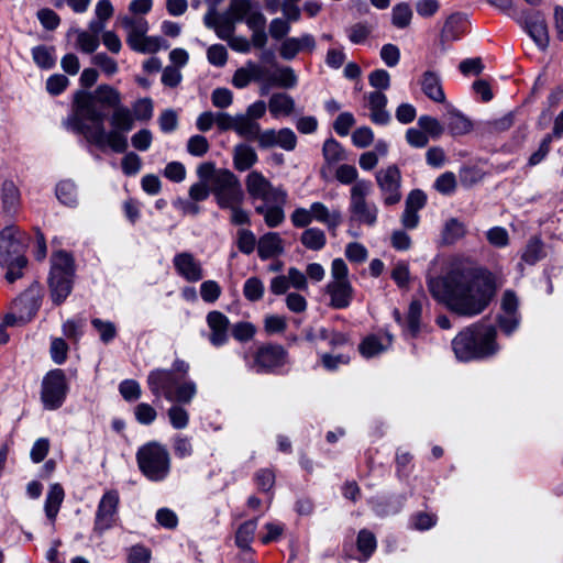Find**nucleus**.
Returning a JSON list of instances; mask_svg holds the SVG:
<instances>
[{
    "label": "nucleus",
    "instance_id": "19",
    "mask_svg": "<svg viewBox=\"0 0 563 563\" xmlns=\"http://www.w3.org/2000/svg\"><path fill=\"white\" fill-rule=\"evenodd\" d=\"M207 323L210 329L209 341L216 346L220 347L229 341V318L220 311H211L207 314Z\"/></svg>",
    "mask_w": 563,
    "mask_h": 563
},
{
    "label": "nucleus",
    "instance_id": "43",
    "mask_svg": "<svg viewBox=\"0 0 563 563\" xmlns=\"http://www.w3.org/2000/svg\"><path fill=\"white\" fill-rule=\"evenodd\" d=\"M57 199L66 205L74 206L77 202L76 185L71 180H63L56 186Z\"/></svg>",
    "mask_w": 563,
    "mask_h": 563
},
{
    "label": "nucleus",
    "instance_id": "55",
    "mask_svg": "<svg viewBox=\"0 0 563 563\" xmlns=\"http://www.w3.org/2000/svg\"><path fill=\"white\" fill-rule=\"evenodd\" d=\"M91 324L98 331L100 340L106 344L111 342L117 335V328L111 321L95 318L91 320Z\"/></svg>",
    "mask_w": 563,
    "mask_h": 563
},
{
    "label": "nucleus",
    "instance_id": "29",
    "mask_svg": "<svg viewBox=\"0 0 563 563\" xmlns=\"http://www.w3.org/2000/svg\"><path fill=\"white\" fill-rule=\"evenodd\" d=\"M489 174L488 162L476 163L473 165L464 166L459 172V178L464 187H471Z\"/></svg>",
    "mask_w": 563,
    "mask_h": 563
},
{
    "label": "nucleus",
    "instance_id": "30",
    "mask_svg": "<svg viewBox=\"0 0 563 563\" xmlns=\"http://www.w3.org/2000/svg\"><path fill=\"white\" fill-rule=\"evenodd\" d=\"M391 344V336L386 334L382 338L369 335L362 341L358 346L360 353L366 357H374L388 349Z\"/></svg>",
    "mask_w": 563,
    "mask_h": 563
},
{
    "label": "nucleus",
    "instance_id": "15",
    "mask_svg": "<svg viewBox=\"0 0 563 563\" xmlns=\"http://www.w3.org/2000/svg\"><path fill=\"white\" fill-rule=\"evenodd\" d=\"M119 503L120 497L115 489L107 490L102 495L95 516L93 529L96 532L101 534L114 526Z\"/></svg>",
    "mask_w": 563,
    "mask_h": 563
},
{
    "label": "nucleus",
    "instance_id": "9",
    "mask_svg": "<svg viewBox=\"0 0 563 563\" xmlns=\"http://www.w3.org/2000/svg\"><path fill=\"white\" fill-rule=\"evenodd\" d=\"M211 192L222 209L241 205L244 199V192L239 178L225 168L218 169L214 174Z\"/></svg>",
    "mask_w": 563,
    "mask_h": 563
},
{
    "label": "nucleus",
    "instance_id": "23",
    "mask_svg": "<svg viewBox=\"0 0 563 563\" xmlns=\"http://www.w3.org/2000/svg\"><path fill=\"white\" fill-rule=\"evenodd\" d=\"M444 119L448 130L453 136H462L473 130L472 121L452 104L446 106Z\"/></svg>",
    "mask_w": 563,
    "mask_h": 563
},
{
    "label": "nucleus",
    "instance_id": "4",
    "mask_svg": "<svg viewBox=\"0 0 563 563\" xmlns=\"http://www.w3.org/2000/svg\"><path fill=\"white\" fill-rule=\"evenodd\" d=\"M26 246V235L18 227L8 225L0 231V266L7 269L4 277L10 284L23 276Z\"/></svg>",
    "mask_w": 563,
    "mask_h": 563
},
{
    "label": "nucleus",
    "instance_id": "12",
    "mask_svg": "<svg viewBox=\"0 0 563 563\" xmlns=\"http://www.w3.org/2000/svg\"><path fill=\"white\" fill-rule=\"evenodd\" d=\"M43 290L40 284L33 283L23 294L13 302L16 314L5 317L7 324H14L18 319L20 322H29L41 307Z\"/></svg>",
    "mask_w": 563,
    "mask_h": 563
},
{
    "label": "nucleus",
    "instance_id": "62",
    "mask_svg": "<svg viewBox=\"0 0 563 563\" xmlns=\"http://www.w3.org/2000/svg\"><path fill=\"white\" fill-rule=\"evenodd\" d=\"M69 85V79L62 74H54L46 80V90L52 96L60 95Z\"/></svg>",
    "mask_w": 563,
    "mask_h": 563
},
{
    "label": "nucleus",
    "instance_id": "25",
    "mask_svg": "<svg viewBox=\"0 0 563 563\" xmlns=\"http://www.w3.org/2000/svg\"><path fill=\"white\" fill-rule=\"evenodd\" d=\"M257 253L261 260L266 261L284 253V244L277 232H268L262 235L257 242Z\"/></svg>",
    "mask_w": 563,
    "mask_h": 563
},
{
    "label": "nucleus",
    "instance_id": "8",
    "mask_svg": "<svg viewBox=\"0 0 563 563\" xmlns=\"http://www.w3.org/2000/svg\"><path fill=\"white\" fill-rule=\"evenodd\" d=\"M373 185L367 179L356 181L350 194V220L368 227H374L377 222L378 208L375 202L368 201L367 197L372 194Z\"/></svg>",
    "mask_w": 563,
    "mask_h": 563
},
{
    "label": "nucleus",
    "instance_id": "3",
    "mask_svg": "<svg viewBox=\"0 0 563 563\" xmlns=\"http://www.w3.org/2000/svg\"><path fill=\"white\" fill-rule=\"evenodd\" d=\"M189 364L184 360H176L172 368H155L147 375V386L156 397H164L169 402L190 404L197 396V384L187 379Z\"/></svg>",
    "mask_w": 563,
    "mask_h": 563
},
{
    "label": "nucleus",
    "instance_id": "14",
    "mask_svg": "<svg viewBox=\"0 0 563 563\" xmlns=\"http://www.w3.org/2000/svg\"><path fill=\"white\" fill-rule=\"evenodd\" d=\"M245 186L253 200H261L263 203L287 200L286 191L274 187L261 172H251L246 176Z\"/></svg>",
    "mask_w": 563,
    "mask_h": 563
},
{
    "label": "nucleus",
    "instance_id": "58",
    "mask_svg": "<svg viewBox=\"0 0 563 563\" xmlns=\"http://www.w3.org/2000/svg\"><path fill=\"white\" fill-rule=\"evenodd\" d=\"M134 415L136 421L145 426L152 424L157 417L155 408L146 402L139 404L134 409Z\"/></svg>",
    "mask_w": 563,
    "mask_h": 563
},
{
    "label": "nucleus",
    "instance_id": "16",
    "mask_svg": "<svg viewBox=\"0 0 563 563\" xmlns=\"http://www.w3.org/2000/svg\"><path fill=\"white\" fill-rule=\"evenodd\" d=\"M519 299L514 290H506L500 300L501 313L497 318L499 329L506 333H512L520 323L518 311Z\"/></svg>",
    "mask_w": 563,
    "mask_h": 563
},
{
    "label": "nucleus",
    "instance_id": "45",
    "mask_svg": "<svg viewBox=\"0 0 563 563\" xmlns=\"http://www.w3.org/2000/svg\"><path fill=\"white\" fill-rule=\"evenodd\" d=\"M457 187L456 176L452 172H445L441 174L433 184V188L444 195L451 196L455 192Z\"/></svg>",
    "mask_w": 563,
    "mask_h": 563
},
{
    "label": "nucleus",
    "instance_id": "6",
    "mask_svg": "<svg viewBox=\"0 0 563 563\" xmlns=\"http://www.w3.org/2000/svg\"><path fill=\"white\" fill-rule=\"evenodd\" d=\"M136 462L143 475L152 482L164 481L170 471V456L166 446L148 442L136 452Z\"/></svg>",
    "mask_w": 563,
    "mask_h": 563
},
{
    "label": "nucleus",
    "instance_id": "52",
    "mask_svg": "<svg viewBox=\"0 0 563 563\" xmlns=\"http://www.w3.org/2000/svg\"><path fill=\"white\" fill-rule=\"evenodd\" d=\"M419 128L433 139L440 137L444 132V126L440 121L431 115H421L418 119Z\"/></svg>",
    "mask_w": 563,
    "mask_h": 563
},
{
    "label": "nucleus",
    "instance_id": "59",
    "mask_svg": "<svg viewBox=\"0 0 563 563\" xmlns=\"http://www.w3.org/2000/svg\"><path fill=\"white\" fill-rule=\"evenodd\" d=\"M93 65L98 66L107 76L114 75L119 67L117 62L109 57L106 53H98L92 58Z\"/></svg>",
    "mask_w": 563,
    "mask_h": 563
},
{
    "label": "nucleus",
    "instance_id": "35",
    "mask_svg": "<svg viewBox=\"0 0 563 563\" xmlns=\"http://www.w3.org/2000/svg\"><path fill=\"white\" fill-rule=\"evenodd\" d=\"M31 53L33 62L42 69H52L56 64L54 46L37 45L32 48Z\"/></svg>",
    "mask_w": 563,
    "mask_h": 563
},
{
    "label": "nucleus",
    "instance_id": "39",
    "mask_svg": "<svg viewBox=\"0 0 563 563\" xmlns=\"http://www.w3.org/2000/svg\"><path fill=\"white\" fill-rule=\"evenodd\" d=\"M300 242L308 250L320 251L324 247L327 238L321 229L308 228L301 233Z\"/></svg>",
    "mask_w": 563,
    "mask_h": 563
},
{
    "label": "nucleus",
    "instance_id": "49",
    "mask_svg": "<svg viewBox=\"0 0 563 563\" xmlns=\"http://www.w3.org/2000/svg\"><path fill=\"white\" fill-rule=\"evenodd\" d=\"M272 81L282 88L290 89L297 85L298 78L291 67L285 66L276 70Z\"/></svg>",
    "mask_w": 563,
    "mask_h": 563
},
{
    "label": "nucleus",
    "instance_id": "53",
    "mask_svg": "<svg viewBox=\"0 0 563 563\" xmlns=\"http://www.w3.org/2000/svg\"><path fill=\"white\" fill-rule=\"evenodd\" d=\"M256 236L249 229H240L238 231L236 246L243 254L250 255L256 246Z\"/></svg>",
    "mask_w": 563,
    "mask_h": 563
},
{
    "label": "nucleus",
    "instance_id": "47",
    "mask_svg": "<svg viewBox=\"0 0 563 563\" xmlns=\"http://www.w3.org/2000/svg\"><path fill=\"white\" fill-rule=\"evenodd\" d=\"M161 48H168L166 41L158 36H146L144 35L139 40L136 47H132L133 51L140 53H155Z\"/></svg>",
    "mask_w": 563,
    "mask_h": 563
},
{
    "label": "nucleus",
    "instance_id": "38",
    "mask_svg": "<svg viewBox=\"0 0 563 563\" xmlns=\"http://www.w3.org/2000/svg\"><path fill=\"white\" fill-rule=\"evenodd\" d=\"M413 16L412 9L408 2H400L391 9V24L399 30L410 25Z\"/></svg>",
    "mask_w": 563,
    "mask_h": 563
},
{
    "label": "nucleus",
    "instance_id": "20",
    "mask_svg": "<svg viewBox=\"0 0 563 563\" xmlns=\"http://www.w3.org/2000/svg\"><path fill=\"white\" fill-rule=\"evenodd\" d=\"M468 30V20L466 14L455 12L449 15L440 33L442 44L457 41Z\"/></svg>",
    "mask_w": 563,
    "mask_h": 563
},
{
    "label": "nucleus",
    "instance_id": "40",
    "mask_svg": "<svg viewBox=\"0 0 563 563\" xmlns=\"http://www.w3.org/2000/svg\"><path fill=\"white\" fill-rule=\"evenodd\" d=\"M545 256L544 244L538 236H532L521 255V260L529 265H534Z\"/></svg>",
    "mask_w": 563,
    "mask_h": 563
},
{
    "label": "nucleus",
    "instance_id": "27",
    "mask_svg": "<svg viewBox=\"0 0 563 563\" xmlns=\"http://www.w3.org/2000/svg\"><path fill=\"white\" fill-rule=\"evenodd\" d=\"M258 161L255 150L246 144L239 143L233 147V166L239 172L252 168Z\"/></svg>",
    "mask_w": 563,
    "mask_h": 563
},
{
    "label": "nucleus",
    "instance_id": "26",
    "mask_svg": "<svg viewBox=\"0 0 563 563\" xmlns=\"http://www.w3.org/2000/svg\"><path fill=\"white\" fill-rule=\"evenodd\" d=\"M284 201L261 203L255 206V212L263 216L265 224L268 228H277L285 221Z\"/></svg>",
    "mask_w": 563,
    "mask_h": 563
},
{
    "label": "nucleus",
    "instance_id": "2",
    "mask_svg": "<svg viewBox=\"0 0 563 563\" xmlns=\"http://www.w3.org/2000/svg\"><path fill=\"white\" fill-rule=\"evenodd\" d=\"M431 295L461 316L479 314L493 297V276L477 265H464L428 280Z\"/></svg>",
    "mask_w": 563,
    "mask_h": 563
},
{
    "label": "nucleus",
    "instance_id": "44",
    "mask_svg": "<svg viewBox=\"0 0 563 563\" xmlns=\"http://www.w3.org/2000/svg\"><path fill=\"white\" fill-rule=\"evenodd\" d=\"M186 150L191 156L202 157L209 152L210 143L202 134H195L188 139Z\"/></svg>",
    "mask_w": 563,
    "mask_h": 563
},
{
    "label": "nucleus",
    "instance_id": "42",
    "mask_svg": "<svg viewBox=\"0 0 563 563\" xmlns=\"http://www.w3.org/2000/svg\"><path fill=\"white\" fill-rule=\"evenodd\" d=\"M183 405L184 404L173 402V405L167 410L169 422L172 427L177 430L187 428L189 423V413L183 407Z\"/></svg>",
    "mask_w": 563,
    "mask_h": 563
},
{
    "label": "nucleus",
    "instance_id": "46",
    "mask_svg": "<svg viewBox=\"0 0 563 563\" xmlns=\"http://www.w3.org/2000/svg\"><path fill=\"white\" fill-rule=\"evenodd\" d=\"M465 234V228L457 219L452 218L445 222L442 239L444 243L452 244Z\"/></svg>",
    "mask_w": 563,
    "mask_h": 563
},
{
    "label": "nucleus",
    "instance_id": "34",
    "mask_svg": "<svg viewBox=\"0 0 563 563\" xmlns=\"http://www.w3.org/2000/svg\"><path fill=\"white\" fill-rule=\"evenodd\" d=\"M1 199L4 212L14 213L20 202V191L12 180L3 181Z\"/></svg>",
    "mask_w": 563,
    "mask_h": 563
},
{
    "label": "nucleus",
    "instance_id": "50",
    "mask_svg": "<svg viewBox=\"0 0 563 563\" xmlns=\"http://www.w3.org/2000/svg\"><path fill=\"white\" fill-rule=\"evenodd\" d=\"M322 154L328 164H334L344 159L342 146L332 137L323 143Z\"/></svg>",
    "mask_w": 563,
    "mask_h": 563
},
{
    "label": "nucleus",
    "instance_id": "37",
    "mask_svg": "<svg viewBox=\"0 0 563 563\" xmlns=\"http://www.w3.org/2000/svg\"><path fill=\"white\" fill-rule=\"evenodd\" d=\"M421 312L422 305L420 301L415 300L409 305L407 317L402 324L407 334L416 336L419 333Z\"/></svg>",
    "mask_w": 563,
    "mask_h": 563
},
{
    "label": "nucleus",
    "instance_id": "41",
    "mask_svg": "<svg viewBox=\"0 0 563 563\" xmlns=\"http://www.w3.org/2000/svg\"><path fill=\"white\" fill-rule=\"evenodd\" d=\"M95 93H96L97 100L102 104H106L113 109L122 106L120 92L109 85L99 86L96 89Z\"/></svg>",
    "mask_w": 563,
    "mask_h": 563
},
{
    "label": "nucleus",
    "instance_id": "5",
    "mask_svg": "<svg viewBox=\"0 0 563 563\" xmlns=\"http://www.w3.org/2000/svg\"><path fill=\"white\" fill-rule=\"evenodd\" d=\"M452 346L456 358L462 362L487 357L493 352V325L477 324L460 332Z\"/></svg>",
    "mask_w": 563,
    "mask_h": 563
},
{
    "label": "nucleus",
    "instance_id": "21",
    "mask_svg": "<svg viewBox=\"0 0 563 563\" xmlns=\"http://www.w3.org/2000/svg\"><path fill=\"white\" fill-rule=\"evenodd\" d=\"M312 219L327 227L332 235L343 222V216L339 208L330 210L323 202L314 201L310 205Z\"/></svg>",
    "mask_w": 563,
    "mask_h": 563
},
{
    "label": "nucleus",
    "instance_id": "56",
    "mask_svg": "<svg viewBox=\"0 0 563 563\" xmlns=\"http://www.w3.org/2000/svg\"><path fill=\"white\" fill-rule=\"evenodd\" d=\"M100 41L97 34H90L87 31H79L77 34V46L86 54L93 53L99 47Z\"/></svg>",
    "mask_w": 563,
    "mask_h": 563
},
{
    "label": "nucleus",
    "instance_id": "63",
    "mask_svg": "<svg viewBox=\"0 0 563 563\" xmlns=\"http://www.w3.org/2000/svg\"><path fill=\"white\" fill-rule=\"evenodd\" d=\"M211 102L216 108L227 109L233 103V93L228 88H216L211 93Z\"/></svg>",
    "mask_w": 563,
    "mask_h": 563
},
{
    "label": "nucleus",
    "instance_id": "31",
    "mask_svg": "<svg viewBox=\"0 0 563 563\" xmlns=\"http://www.w3.org/2000/svg\"><path fill=\"white\" fill-rule=\"evenodd\" d=\"M268 109L274 118L288 117L295 110V100L287 93H273L268 101Z\"/></svg>",
    "mask_w": 563,
    "mask_h": 563
},
{
    "label": "nucleus",
    "instance_id": "61",
    "mask_svg": "<svg viewBox=\"0 0 563 563\" xmlns=\"http://www.w3.org/2000/svg\"><path fill=\"white\" fill-rule=\"evenodd\" d=\"M299 52H302L297 37H286L279 47V55L285 60L294 59Z\"/></svg>",
    "mask_w": 563,
    "mask_h": 563
},
{
    "label": "nucleus",
    "instance_id": "10",
    "mask_svg": "<svg viewBox=\"0 0 563 563\" xmlns=\"http://www.w3.org/2000/svg\"><path fill=\"white\" fill-rule=\"evenodd\" d=\"M67 378L63 369L54 368L45 374L41 384V401L46 410L63 406L68 394Z\"/></svg>",
    "mask_w": 563,
    "mask_h": 563
},
{
    "label": "nucleus",
    "instance_id": "60",
    "mask_svg": "<svg viewBox=\"0 0 563 563\" xmlns=\"http://www.w3.org/2000/svg\"><path fill=\"white\" fill-rule=\"evenodd\" d=\"M119 391L126 401H134L141 397V386L134 379H125L120 383Z\"/></svg>",
    "mask_w": 563,
    "mask_h": 563
},
{
    "label": "nucleus",
    "instance_id": "33",
    "mask_svg": "<svg viewBox=\"0 0 563 563\" xmlns=\"http://www.w3.org/2000/svg\"><path fill=\"white\" fill-rule=\"evenodd\" d=\"M261 124L243 113L236 114L235 133L249 141H256Z\"/></svg>",
    "mask_w": 563,
    "mask_h": 563
},
{
    "label": "nucleus",
    "instance_id": "24",
    "mask_svg": "<svg viewBox=\"0 0 563 563\" xmlns=\"http://www.w3.org/2000/svg\"><path fill=\"white\" fill-rule=\"evenodd\" d=\"M330 306L334 309L347 308L352 301L353 288L350 282H330L327 285Z\"/></svg>",
    "mask_w": 563,
    "mask_h": 563
},
{
    "label": "nucleus",
    "instance_id": "11",
    "mask_svg": "<svg viewBox=\"0 0 563 563\" xmlns=\"http://www.w3.org/2000/svg\"><path fill=\"white\" fill-rule=\"evenodd\" d=\"M246 366L256 374L273 373L287 362V351L279 344H266L255 352L252 361L244 354Z\"/></svg>",
    "mask_w": 563,
    "mask_h": 563
},
{
    "label": "nucleus",
    "instance_id": "57",
    "mask_svg": "<svg viewBox=\"0 0 563 563\" xmlns=\"http://www.w3.org/2000/svg\"><path fill=\"white\" fill-rule=\"evenodd\" d=\"M252 9L250 0H232L227 11L235 22H241L246 19Z\"/></svg>",
    "mask_w": 563,
    "mask_h": 563
},
{
    "label": "nucleus",
    "instance_id": "18",
    "mask_svg": "<svg viewBox=\"0 0 563 563\" xmlns=\"http://www.w3.org/2000/svg\"><path fill=\"white\" fill-rule=\"evenodd\" d=\"M525 29L541 49L549 45L548 25L540 11L528 12L525 16Z\"/></svg>",
    "mask_w": 563,
    "mask_h": 563
},
{
    "label": "nucleus",
    "instance_id": "64",
    "mask_svg": "<svg viewBox=\"0 0 563 563\" xmlns=\"http://www.w3.org/2000/svg\"><path fill=\"white\" fill-rule=\"evenodd\" d=\"M152 558L151 550L136 544L129 550L128 562L129 563H150Z\"/></svg>",
    "mask_w": 563,
    "mask_h": 563
},
{
    "label": "nucleus",
    "instance_id": "48",
    "mask_svg": "<svg viewBox=\"0 0 563 563\" xmlns=\"http://www.w3.org/2000/svg\"><path fill=\"white\" fill-rule=\"evenodd\" d=\"M264 284L257 277L247 278L243 286L244 297L252 302L261 300L264 296Z\"/></svg>",
    "mask_w": 563,
    "mask_h": 563
},
{
    "label": "nucleus",
    "instance_id": "32",
    "mask_svg": "<svg viewBox=\"0 0 563 563\" xmlns=\"http://www.w3.org/2000/svg\"><path fill=\"white\" fill-rule=\"evenodd\" d=\"M64 496H65L64 489L59 484L51 485L49 490L46 495L45 505H44L46 517L51 521L55 520V518L59 511L60 505L64 500Z\"/></svg>",
    "mask_w": 563,
    "mask_h": 563
},
{
    "label": "nucleus",
    "instance_id": "36",
    "mask_svg": "<svg viewBox=\"0 0 563 563\" xmlns=\"http://www.w3.org/2000/svg\"><path fill=\"white\" fill-rule=\"evenodd\" d=\"M256 529L257 519H252L243 522L235 533L236 545L244 551H252L251 543L254 540Z\"/></svg>",
    "mask_w": 563,
    "mask_h": 563
},
{
    "label": "nucleus",
    "instance_id": "7",
    "mask_svg": "<svg viewBox=\"0 0 563 563\" xmlns=\"http://www.w3.org/2000/svg\"><path fill=\"white\" fill-rule=\"evenodd\" d=\"M51 262L48 279L51 297L54 303L60 305L73 288L74 262L71 256L63 251L53 254Z\"/></svg>",
    "mask_w": 563,
    "mask_h": 563
},
{
    "label": "nucleus",
    "instance_id": "28",
    "mask_svg": "<svg viewBox=\"0 0 563 563\" xmlns=\"http://www.w3.org/2000/svg\"><path fill=\"white\" fill-rule=\"evenodd\" d=\"M122 26L128 32L126 42L131 48L136 47V45L139 44V40L146 35L148 31V23L142 16H126L122 20Z\"/></svg>",
    "mask_w": 563,
    "mask_h": 563
},
{
    "label": "nucleus",
    "instance_id": "13",
    "mask_svg": "<svg viewBox=\"0 0 563 563\" xmlns=\"http://www.w3.org/2000/svg\"><path fill=\"white\" fill-rule=\"evenodd\" d=\"M377 187L380 192L382 201L385 206H394L401 200V172L397 165L393 164L386 168L379 169L375 174Z\"/></svg>",
    "mask_w": 563,
    "mask_h": 563
},
{
    "label": "nucleus",
    "instance_id": "22",
    "mask_svg": "<svg viewBox=\"0 0 563 563\" xmlns=\"http://www.w3.org/2000/svg\"><path fill=\"white\" fill-rule=\"evenodd\" d=\"M422 92L432 101L438 103L445 102V93L442 87V80L439 73L426 70L419 80Z\"/></svg>",
    "mask_w": 563,
    "mask_h": 563
},
{
    "label": "nucleus",
    "instance_id": "51",
    "mask_svg": "<svg viewBox=\"0 0 563 563\" xmlns=\"http://www.w3.org/2000/svg\"><path fill=\"white\" fill-rule=\"evenodd\" d=\"M376 549V538L369 530L363 529L357 536V550L367 560Z\"/></svg>",
    "mask_w": 563,
    "mask_h": 563
},
{
    "label": "nucleus",
    "instance_id": "1",
    "mask_svg": "<svg viewBox=\"0 0 563 563\" xmlns=\"http://www.w3.org/2000/svg\"><path fill=\"white\" fill-rule=\"evenodd\" d=\"M104 120L106 113L98 107L93 96L78 90L74 95L73 113L64 125L100 150L110 147L115 153H124L129 146L126 134L134 128L132 111L124 106L113 109L109 132L106 131Z\"/></svg>",
    "mask_w": 563,
    "mask_h": 563
},
{
    "label": "nucleus",
    "instance_id": "17",
    "mask_svg": "<svg viewBox=\"0 0 563 563\" xmlns=\"http://www.w3.org/2000/svg\"><path fill=\"white\" fill-rule=\"evenodd\" d=\"M173 264L177 274L189 283L199 282L203 277L201 263L189 252L176 254Z\"/></svg>",
    "mask_w": 563,
    "mask_h": 563
},
{
    "label": "nucleus",
    "instance_id": "54",
    "mask_svg": "<svg viewBox=\"0 0 563 563\" xmlns=\"http://www.w3.org/2000/svg\"><path fill=\"white\" fill-rule=\"evenodd\" d=\"M235 20L228 14L227 12L223 14H220L217 26H216V34L219 38L227 41L230 38L235 31Z\"/></svg>",
    "mask_w": 563,
    "mask_h": 563
}]
</instances>
